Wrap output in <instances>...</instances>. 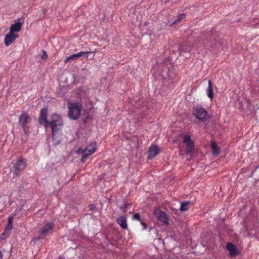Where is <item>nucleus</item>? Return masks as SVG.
Wrapping results in <instances>:
<instances>
[{
    "instance_id": "nucleus-1",
    "label": "nucleus",
    "mask_w": 259,
    "mask_h": 259,
    "mask_svg": "<svg viewBox=\"0 0 259 259\" xmlns=\"http://www.w3.org/2000/svg\"><path fill=\"white\" fill-rule=\"evenodd\" d=\"M50 125L52 132V138L55 144L59 143L61 139V134L58 133L60 131L63 125V120L62 117L58 114L53 113L50 117V121L49 122Z\"/></svg>"
},
{
    "instance_id": "nucleus-2",
    "label": "nucleus",
    "mask_w": 259,
    "mask_h": 259,
    "mask_svg": "<svg viewBox=\"0 0 259 259\" xmlns=\"http://www.w3.org/2000/svg\"><path fill=\"white\" fill-rule=\"evenodd\" d=\"M81 105L78 103H69L68 104V116L70 119H77L81 112Z\"/></svg>"
},
{
    "instance_id": "nucleus-3",
    "label": "nucleus",
    "mask_w": 259,
    "mask_h": 259,
    "mask_svg": "<svg viewBox=\"0 0 259 259\" xmlns=\"http://www.w3.org/2000/svg\"><path fill=\"white\" fill-rule=\"evenodd\" d=\"M193 115L200 120H206L209 117L205 109L201 106H197L194 108Z\"/></svg>"
},
{
    "instance_id": "nucleus-4",
    "label": "nucleus",
    "mask_w": 259,
    "mask_h": 259,
    "mask_svg": "<svg viewBox=\"0 0 259 259\" xmlns=\"http://www.w3.org/2000/svg\"><path fill=\"white\" fill-rule=\"evenodd\" d=\"M97 148V143L96 142H92L86 148H85L83 150L80 152V149L78 150V153H81L82 154V161L83 162L85 160L84 159L88 156L93 154Z\"/></svg>"
},
{
    "instance_id": "nucleus-5",
    "label": "nucleus",
    "mask_w": 259,
    "mask_h": 259,
    "mask_svg": "<svg viewBox=\"0 0 259 259\" xmlns=\"http://www.w3.org/2000/svg\"><path fill=\"white\" fill-rule=\"evenodd\" d=\"M31 118H30L28 114L25 112H22L19 116V124L23 129V132L27 134V131L26 130V126L30 121Z\"/></svg>"
},
{
    "instance_id": "nucleus-6",
    "label": "nucleus",
    "mask_w": 259,
    "mask_h": 259,
    "mask_svg": "<svg viewBox=\"0 0 259 259\" xmlns=\"http://www.w3.org/2000/svg\"><path fill=\"white\" fill-rule=\"evenodd\" d=\"M183 143L186 146L188 153H192L194 149V142L188 135H184L183 136Z\"/></svg>"
},
{
    "instance_id": "nucleus-7",
    "label": "nucleus",
    "mask_w": 259,
    "mask_h": 259,
    "mask_svg": "<svg viewBox=\"0 0 259 259\" xmlns=\"http://www.w3.org/2000/svg\"><path fill=\"white\" fill-rule=\"evenodd\" d=\"M154 216L160 221L165 224H168L169 223L168 219L167 217L166 213L161 211L159 208H157L154 212Z\"/></svg>"
},
{
    "instance_id": "nucleus-8",
    "label": "nucleus",
    "mask_w": 259,
    "mask_h": 259,
    "mask_svg": "<svg viewBox=\"0 0 259 259\" xmlns=\"http://www.w3.org/2000/svg\"><path fill=\"white\" fill-rule=\"evenodd\" d=\"M47 109L46 108H44L40 111V116L39 118L40 124L43 125L45 127H47L49 125V121L47 119Z\"/></svg>"
},
{
    "instance_id": "nucleus-9",
    "label": "nucleus",
    "mask_w": 259,
    "mask_h": 259,
    "mask_svg": "<svg viewBox=\"0 0 259 259\" xmlns=\"http://www.w3.org/2000/svg\"><path fill=\"white\" fill-rule=\"evenodd\" d=\"M18 37V35L16 33H12L9 32L5 36V44L6 46H10L17 38Z\"/></svg>"
},
{
    "instance_id": "nucleus-10",
    "label": "nucleus",
    "mask_w": 259,
    "mask_h": 259,
    "mask_svg": "<svg viewBox=\"0 0 259 259\" xmlns=\"http://www.w3.org/2000/svg\"><path fill=\"white\" fill-rule=\"evenodd\" d=\"M26 162L23 159H19L14 165L15 171L16 173L23 170L26 167Z\"/></svg>"
},
{
    "instance_id": "nucleus-11",
    "label": "nucleus",
    "mask_w": 259,
    "mask_h": 259,
    "mask_svg": "<svg viewBox=\"0 0 259 259\" xmlns=\"http://www.w3.org/2000/svg\"><path fill=\"white\" fill-rule=\"evenodd\" d=\"M22 25V23L19 22V20L15 21V23L11 25L10 32L12 33L19 32L21 29Z\"/></svg>"
},
{
    "instance_id": "nucleus-12",
    "label": "nucleus",
    "mask_w": 259,
    "mask_h": 259,
    "mask_svg": "<svg viewBox=\"0 0 259 259\" xmlns=\"http://www.w3.org/2000/svg\"><path fill=\"white\" fill-rule=\"evenodd\" d=\"M54 224L52 223H49L43 228L40 232L41 237L46 236L49 232L53 229Z\"/></svg>"
},
{
    "instance_id": "nucleus-13",
    "label": "nucleus",
    "mask_w": 259,
    "mask_h": 259,
    "mask_svg": "<svg viewBox=\"0 0 259 259\" xmlns=\"http://www.w3.org/2000/svg\"><path fill=\"white\" fill-rule=\"evenodd\" d=\"M226 247L231 256H234L239 253L236 246L232 243H228Z\"/></svg>"
},
{
    "instance_id": "nucleus-14",
    "label": "nucleus",
    "mask_w": 259,
    "mask_h": 259,
    "mask_svg": "<svg viewBox=\"0 0 259 259\" xmlns=\"http://www.w3.org/2000/svg\"><path fill=\"white\" fill-rule=\"evenodd\" d=\"M159 153V149L157 146L154 145L152 146L148 151V159H151L154 158Z\"/></svg>"
},
{
    "instance_id": "nucleus-15",
    "label": "nucleus",
    "mask_w": 259,
    "mask_h": 259,
    "mask_svg": "<svg viewBox=\"0 0 259 259\" xmlns=\"http://www.w3.org/2000/svg\"><path fill=\"white\" fill-rule=\"evenodd\" d=\"M117 222L119 225L123 229H127V224L126 218L123 216L119 217L117 219Z\"/></svg>"
},
{
    "instance_id": "nucleus-16",
    "label": "nucleus",
    "mask_w": 259,
    "mask_h": 259,
    "mask_svg": "<svg viewBox=\"0 0 259 259\" xmlns=\"http://www.w3.org/2000/svg\"><path fill=\"white\" fill-rule=\"evenodd\" d=\"M207 95L211 99L213 97V93L212 92V85L210 80L208 81V88L207 89Z\"/></svg>"
},
{
    "instance_id": "nucleus-17",
    "label": "nucleus",
    "mask_w": 259,
    "mask_h": 259,
    "mask_svg": "<svg viewBox=\"0 0 259 259\" xmlns=\"http://www.w3.org/2000/svg\"><path fill=\"white\" fill-rule=\"evenodd\" d=\"M211 149L213 155H218L220 152V149L218 145L215 142H212Z\"/></svg>"
},
{
    "instance_id": "nucleus-18",
    "label": "nucleus",
    "mask_w": 259,
    "mask_h": 259,
    "mask_svg": "<svg viewBox=\"0 0 259 259\" xmlns=\"http://www.w3.org/2000/svg\"><path fill=\"white\" fill-rule=\"evenodd\" d=\"M13 228V224H8L7 227L5 228V231L3 234V235H5V237L8 236L10 233L11 232L12 229Z\"/></svg>"
},
{
    "instance_id": "nucleus-19",
    "label": "nucleus",
    "mask_w": 259,
    "mask_h": 259,
    "mask_svg": "<svg viewBox=\"0 0 259 259\" xmlns=\"http://www.w3.org/2000/svg\"><path fill=\"white\" fill-rule=\"evenodd\" d=\"M188 204L189 202L188 201L181 202V206L180 208V210L183 211L187 210L188 208Z\"/></svg>"
},
{
    "instance_id": "nucleus-20",
    "label": "nucleus",
    "mask_w": 259,
    "mask_h": 259,
    "mask_svg": "<svg viewBox=\"0 0 259 259\" xmlns=\"http://www.w3.org/2000/svg\"><path fill=\"white\" fill-rule=\"evenodd\" d=\"M77 58L78 57L77 54H72L65 59V62H68L70 60H76Z\"/></svg>"
},
{
    "instance_id": "nucleus-21",
    "label": "nucleus",
    "mask_w": 259,
    "mask_h": 259,
    "mask_svg": "<svg viewBox=\"0 0 259 259\" xmlns=\"http://www.w3.org/2000/svg\"><path fill=\"white\" fill-rule=\"evenodd\" d=\"M185 17L186 16L184 14H182L178 15V19L174 21V23H176L178 22H180L181 20L185 19Z\"/></svg>"
},
{
    "instance_id": "nucleus-22",
    "label": "nucleus",
    "mask_w": 259,
    "mask_h": 259,
    "mask_svg": "<svg viewBox=\"0 0 259 259\" xmlns=\"http://www.w3.org/2000/svg\"><path fill=\"white\" fill-rule=\"evenodd\" d=\"M92 53V52H90V51H88V52L81 51V52H79L77 54L78 57L79 58L80 57L84 56L85 55H88V54Z\"/></svg>"
},
{
    "instance_id": "nucleus-23",
    "label": "nucleus",
    "mask_w": 259,
    "mask_h": 259,
    "mask_svg": "<svg viewBox=\"0 0 259 259\" xmlns=\"http://www.w3.org/2000/svg\"><path fill=\"white\" fill-rule=\"evenodd\" d=\"M133 219L136 220H138V221H140V213H136L133 216Z\"/></svg>"
},
{
    "instance_id": "nucleus-24",
    "label": "nucleus",
    "mask_w": 259,
    "mask_h": 259,
    "mask_svg": "<svg viewBox=\"0 0 259 259\" xmlns=\"http://www.w3.org/2000/svg\"><path fill=\"white\" fill-rule=\"evenodd\" d=\"M47 57H48V55L47 54V53L45 51H43L41 58L42 59H46L47 58Z\"/></svg>"
},
{
    "instance_id": "nucleus-25",
    "label": "nucleus",
    "mask_w": 259,
    "mask_h": 259,
    "mask_svg": "<svg viewBox=\"0 0 259 259\" xmlns=\"http://www.w3.org/2000/svg\"><path fill=\"white\" fill-rule=\"evenodd\" d=\"M13 217H9V218L8 219V223L13 224Z\"/></svg>"
},
{
    "instance_id": "nucleus-26",
    "label": "nucleus",
    "mask_w": 259,
    "mask_h": 259,
    "mask_svg": "<svg viewBox=\"0 0 259 259\" xmlns=\"http://www.w3.org/2000/svg\"><path fill=\"white\" fill-rule=\"evenodd\" d=\"M141 224L142 225L144 230H145L147 228V225L145 223L141 222Z\"/></svg>"
},
{
    "instance_id": "nucleus-27",
    "label": "nucleus",
    "mask_w": 259,
    "mask_h": 259,
    "mask_svg": "<svg viewBox=\"0 0 259 259\" xmlns=\"http://www.w3.org/2000/svg\"><path fill=\"white\" fill-rule=\"evenodd\" d=\"M3 257L2 252L0 251V259H1Z\"/></svg>"
},
{
    "instance_id": "nucleus-28",
    "label": "nucleus",
    "mask_w": 259,
    "mask_h": 259,
    "mask_svg": "<svg viewBox=\"0 0 259 259\" xmlns=\"http://www.w3.org/2000/svg\"><path fill=\"white\" fill-rule=\"evenodd\" d=\"M93 209V206L92 205L90 206V209Z\"/></svg>"
},
{
    "instance_id": "nucleus-29",
    "label": "nucleus",
    "mask_w": 259,
    "mask_h": 259,
    "mask_svg": "<svg viewBox=\"0 0 259 259\" xmlns=\"http://www.w3.org/2000/svg\"><path fill=\"white\" fill-rule=\"evenodd\" d=\"M59 259H65V258L64 257H60L59 258Z\"/></svg>"
}]
</instances>
